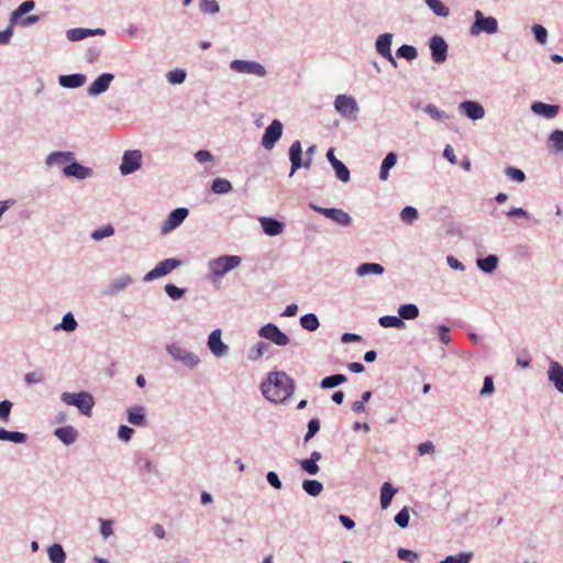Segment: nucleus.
<instances>
[{"instance_id":"nucleus-55","label":"nucleus","mask_w":563,"mask_h":563,"mask_svg":"<svg viewBox=\"0 0 563 563\" xmlns=\"http://www.w3.org/2000/svg\"><path fill=\"white\" fill-rule=\"evenodd\" d=\"M506 175L518 183H522L526 178L525 173L516 167H508L506 169Z\"/></svg>"},{"instance_id":"nucleus-33","label":"nucleus","mask_w":563,"mask_h":563,"mask_svg":"<svg viewBox=\"0 0 563 563\" xmlns=\"http://www.w3.org/2000/svg\"><path fill=\"white\" fill-rule=\"evenodd\" d=\"M48 556L52 563H65L66 554L59 544H53L48 548Z\"/></svg>"},{"instance_id":"nucleus-8","label":"nucleus","mask_w":563,"mask_h":563,"mask_svg":"<svg viewBox=\"0 0 563 563\" xmlns=\"http://www.w3.org/2000/svg\"><path fill=\"white\" fill-rule=\"evenodd\" d=\"M142 154L139 150L126 151L123 154L120 172L122 175L134 173L141 167Z\"/></svg>"},{"instance_id":"nucleus-57","label":"nucleus","mask_w":563,"mask_h":563,"mask_svg":"<svg viewBox=\"0 0 563 563\" xmlns=\"http://www.w3.org/2000/svg\"><path fill=\"white\" fill-rule=\"evenodd\" d=\"M112 526H113L112 520L100 519V532L103 538L107 539L113 534Z\"/></svg>"},{"instance_id":"nucleus-47","label":"nucleus","mask_w":563,"mask_h":563,"mask_svg":"<svg viewBox=\"0 0 563 563\" xmlns=\"http://www.w3.org/2000/svg\"><path fill=\"white\" fill-rule=\"evenodd\" d=\"M113 234H114V229L111 225H106V227H103L101 229H98V230L93 231L91 236L96 241H99V240H101L103 238H108V236H111Z\"/></svg>"},{"instance_id":"nucleus-38","label":"nucleus","mask_w":563,"mask_h":563,"mask_svg":"<svg viewBox=\"0 0 563 563\" xmlns=\"http://www.w3.org/2000/svg\"><path fill=\"white\" fill-rule=\"evenodd\" d=\"M426 3L438 16L445 18L450 13L449 8L445 7L440 0H426Z\"/></svg>"},{"instance_id":"nucleus-18","label":"nucleus","mask_w":563,"mask_h":563,"mask_svg":"<svg viewBox=\"0 0 563 563\" xmlns=\"http://www.w3.org/2000/svg\"><path fill=\"white\" fill-rule=\"evenodd\" d=\"M113 79L112 74L100 75L88 88V92L91 96L100 95L108 90L110 82Z\"/></svg>"},{"instance_id":"nucleus-3","label":"nucleus","mask_w":563,"mask_h":563,"mask_svg":"<svg viewBox=\"0 0 563 563\" xmlns=\"http://www.w3.org/2000/svg\"><path fill=\"white\" fill-rule=\"evenodd\" d=\"M242 260L238 255H223L209 262V269L214 276H223L238 267Z\"/></svg>"},{"instance_id":"nucleus-42","label":"nucleus","mask_w":563,"mask_h":563,"mask_svg":"<svg viewBox=\"0 0 563 563\" xmlns=\"http://www.w3.org/2000/svg\"><path fill=\"white\" fill-rule=\"evenodd\" d=\"M93 32L92 30H88V29H71V30H68L67 31V38L70 40V41H80L85 37H87L88 35H92Z\"/></svg>"},{"instance_id":"nucleus-43","label":"nucleus","mask_w":563,"mask_h":563,"mask_svg":"<svg viewBox=\"0 0 563 563\" xmlns=\"http://www.w3.org/2000/svg\"><path fill=\"white\" fill-rule=\"evenodd\" d=\"M417 49L411 45H401L397 49V56L406 58L408 60H412L417 57Z\"/></svg>"},{"instance_id":"nucleus-4","label":"nucleus","mask_w":563,"mask_h":563,"mask_svg":"<svg viewBox=\"0 0 563 563\" xmlns=\"http://www.w3.org/2000/svg\"><path fill=\"white\" fill-rule=\"evenodd\" d=\"M475 22L471 26V34L478 35L481 33L494 34L498 31V22L493 16H484L483 12L475 11Z\"/></svg>"},{"instance_id":"nucleus-1","label":"nucleus","mask_w":563,"mask_h":563,"mask_svg":"<svg viewBox=\"0 0 563 563\" xmlns=\"http://www.w3.org/2000/svg\"><path fill=\"white\" fill-rule=\"evenodd\" d=\"M294 380L284 372L271 373L261 389L264 397L274 402H285L294 393Z\"/></svg>"},{"instance_id":"nucleus-20","label":"nucleus","mask_w":563,"mask_h":563,"mask_svg":"<svg viewBox=\"0 0 563 563\" xmlns=\"http://www.w3.org/2000/svg\"><path fill=\"white\" fill-rule=\"evenodd\" d=\"M460 107L461 110L472 120H478L484 117V108L475 101H464Z\"/></svg>"},{"instance_id":"nucleus-29","label":"nucleus","mask_w":563,"mask_h":563,"mask_svg":"<svg viewBox=\"0 0 563 563\" xmlns=\"http://www.w3.org/2000/svg\"><path fill=\"white\" fill-rule=\"evenodd\" d=\"M128 420L134 426H142L145 422L143 407H131L128 409Z\"/></svg>"},{"instance_id":"nucleus-59","label":"nucleus","mask_w":563,"mask_h":563,"mask_svg":"<svg viewBox=\"0 0 563 563\" xmlns=\"http://www.w3.org/2000/svg\"><path fill=\"white\" fill-rule=\"evenodd\" d=\"M167 78L172 84H181L186 78V73L180 69L173 70L168 73Z\"/></svg>"},{"instance_id":"nucleus-49","label":"nucleus","mask_w":563,"mask_h":563,"mask_svg":"<svg viewBox=\"0 0 563 563\" xmlns=\"http://www.w3.org/2000/svg\"><path fill=\"white\" fill-rule=\"evenodd\" d=\"M268 345L265 342H258L250 352L249 357L251 360H257L262 357L265 351H267Z\"/></svg>"},{"instance_id":"nucleus-9","label":"nucleus","mask_w":563,"mask_h":563,"mask_svg":"<svg viewBox=\"0 0 563 563\" xmlns=\"http://www.w3.org/2000/svg\"><path fill=\"white\" fill-rule=\"evenodd\" d=\"M260 335L279 346H285L289 343V338L273 323H268L262 327L260 330Z\"/></svg>"},{"instance_id":"nucleus-41","label":"nucleus","mask_w":563,"mask_h":563,"mask_svg":"<svg viewBox=\"0 0 563 563\" xmlns=\"http://www.w3.org/2000/svg\"><path fill=\"white\" fill-rule=\"evenodd\" d=\"M332 167L341 181L347 183L350 180V170L341 161L333 162Z\"/></svg>"},{"instance_id":"nucleus-15","label":"nucleus","mask_w":563,"mask_h":563,"mask_svg":"<svg viewBox=\"0 0 563 563\" xmlns=\"http://www.w3.org/2000/svg\"><path fill=\"white\" fill-rule=\"evenodd\" d=\"M187 214L188 210L186 208H178L172 211L162 225V232L167 233L177 228L185 220Z\"/></svg>"},{"instance_id":"nucleus-61","label":"nucleus","mask_w":563,"mask_h":563,"mask_svg":"<svg viewBox=\"0 0 563 563\" xmlns=\"http://www.w3.org/2000/svg\"><path fill=\"white\" fill-rule=\"evenodd\" d=\"M397 554L399 559L408 561L410 563L415 562L418 558L416 552L407 549H399Z\"/></svg>"},{"instance_id":"nucleus-27","label":"nucleus","mask_w":563,"mask_h":563,"mask_svg":"<svg viewBox=\"0 0 563 563\" xmlns=\"http://www.w3.org/2000/svg\"><path fill=\"white\" fill-rule=\"evenodd\" d=\"M27 437L23 432L18 431H8L5 429L0 428V441H11L14 443H24L26 442Z\"/></svg>"},{"instance_id":"nucleus-5","label":"nucleus","mask_w":563,"mask_h":563,"mask_svg":"<svg viewBox=\"0 0 563 563\" xmlns=\"http://www.w3.org/2000/svg\"><path fill=\"white\" fill-rule=\"evenodd\" d=\"M335 110L343 117H355L358 112L357 102L353 97L339 95L334 100Z\"/></svg>"},{"instance_id":"nucleus-53","label":"nucleus","mask_w":563,"mask_h":563,"mask_svg":"<svg viewBox=\"0 0 563 563\" xmlns=\"http://www.w3.org/2000/svg\"><path fill=\"white\" fill-rule=\"evenodd\" d=\"M320 429V422L318 419H311L308 423V431L305 435V441L312 439Z\"/></svg>"},{"instance_id":"nucleus-56","label":"nucleus","mask_w":563,"mask_h":563,"mask_svg":"<svg viewBox=\"0 0 563 563\" xmlns=\"http://www.w3.org/2000/svg\"><path fill=\"white\" fill-rule=\"evenodd\" d=\"M300 466L303 471H306L310 475H314L319 472V466L313 462V460H302L300 462Z\"/></svg>"},{"instance_id":"nucleus-2","label":"nucleus","mask_w":563,"mask_h":563,"mask_svg":"<svg viewBox=\"0 0 563 563\" xmlns=\"http://www.w3.org/2000/svg\"><path fill=\"white\" fill-rule=\"evenodd\" d=\"M62 400L69 406L77 407L82 415L91 416L95 399L89 393H64Z\"/></svg>"},{"instance_id":"nucleus-32","label":"nucleus","mask_w":563,"mask_h":563,"mask_svg":"<svg viewBox=\"0 0 563 563\" xmlns=\"http://www.w3.org/2000/svg\"><path fill=\"white\" fill-rule=\"evenodd\" d=\"M498 263V258L495 255H488L485 258H479L477 261V266L486 273H492L496 269Z\"/></svg>"},{"instance_id":"nucleus-24","label":"nucleus","mask_w":563,"mask_h":563,"mask_svg":"<svg viewBox=\"0 0 563 563\" xmlns=\"http://www.w3.org/2000/svg\"><path fill=\"white\" fill-rule=\"evenodd\" d=\"M86 82V76L82 74L63 75L59 77V85L65 88H78Z\"/></svg>"},{"instance_id":"nucleus-21","label":"nucleus","mask_w":563,"mask_h":563,"mask_svg":"<svg viewBox=\"0 0 563 563\" xmlns=\"http://www.w3.org/2000/svg\"><path fill=\"white\" fill-rule=\"evenodd\" d=\"M263 231L269 236H276L284 230V224L272 218H262L260 220Z\"/></svg>"},{"instance_id":"nucleus-37","label":"nucleus","mask_w":563,"mask_h":563,"mask_svg":"<svg viewBox=\"0 0 563 563\" xmlns=\"http://www.w3.org/2000/svg\"><path fill=\"white\" fill-rule=\"evenodd\" d=\"M378 322L384 328H404L405 327V322L400 319V317H396V316L380 317Z\"/></svg>"},{"instance_id":"nucleus-14","label":"nucleus","mask_w":563,"mask_h":563,"mask_svg":"<svg viewBox=\"0 0 563 563\" xmlns=\"http://www.w3.org/2000/svg\"><path fill=\"white\" fill-rule=\"evenodd\" d=\"M301 155H302L301 143L299 141H295L290 145V148H289V159L291 162L290 176H292L294 173L297 169H299L300 167L305 166L308 168L310 166L311 158H309L306 163H302Z\"/></svg>"},{"instance_id":"nucleus-30","label":"nucleus","mask_w":563,"mask_h":563,"mask_svg":"<svg viewBox=\"0 0 563 563\" xmlns=\"http://www.w3.org/2000/svg\"><path fill=\"white\" fill-rule=\"evenodd\" d=\"M396 493V489L391 486L390 483H384L380 489V506L383 509L389 507L391 499Z\"/></svg>"},{"instance_id":"nucleus-17","label":"nucleus","mask_w":563,"mask_h":563,"mask_svg":"<svg viewBox=\"0 0 563 563\" xmlns=\"http://www.w3.org/2000/svg\"><path fill=\"white\" fill-rule=\"evenodd\" d=\"M549 380H551L555 388L563 394V367L556 361H551L548 371Z\"/></svg>"},{"instance_id":"nucleus-62","label":"nucleus","mask_w":563,"mask_h":563,"mask_svg":"<svg viewBox=\"0 0 563 563\" xmlns=\"http://www.w3.org/2000/svg\"><path fill=\"white\" fill-rule=\"evenodd\" d=\"M25 382L27 384H36L42 382L43 379V373L41 371L27 373L24 377Z\"/></svg>"},{"instance_id":"nucleus-54","label":"nucleus","mask_w":563,"mask_h":563,"mask_svg":"<svg viewBox=\"0 0 563 563\" xmlns=\"http://www.w3.org/2000/svg\"><path fill=\"white\" fill-rule=\"evenodd\" d=\"M60 327L65 331H74L76 329L77 322L71 313L64 316Z\"/></svg>"},{"instance_id":"nucleus-12","label":"nucleus","mask_w":563,"mask_h":563,"mask_svg":"<svg viewBox=\"0 0 563 563\" xmlns=\"http://www.w3.org/2000/svg\"><path fill=\"white\" fill-rule=\"evenodd\" d=\"M317 212L323 214L328 219L343 225L347 227L351 224V217L342 209L336 208H321V207H312Z\"/></svg>"},{"instance_id":"nucleus-40","label":"nucleus","mask_w":563,"mask_h":563,"mask_svg":"<svg viewBox=\"0 0 563 563\" xmlns=\"http://www.w3.org/2000/svg\"><path fill=\"white\" fill-rule=\"evenodd\" d=\"M302 487L310 496H318L322 492V484L316 479H306Z\"/></svg>"},{"instance_id":"nucleus-31","label":"nucleus","mask_w":563,"mask_h":563,"mask_svg":"<svg viewBox=\"0 0 563 563\" xmlns=\"http://www.w3.org/2000/svg\"><path fill=\"white\" fill-rule=\"evenodd\" d=\"M356 273L358 276H365L368 274L380 275L384 273V267L376 263H364L357 267Z\"/></svg>"},{"instance_id":"nucleus-63","label":"nucleus","mask_w":563,"mask_h":563,"mask_svg":"<svg viewBox=\"0 0 563 563\" xmlns=\"http://www.w3.org/2000/svg\"><path fill=\"white\" fill-rule=\"evenodd\" d=\"M267 482L276 489L282 488V482L275 472H268L266 475Z\"/></svg>"},{"instance_id":"nucleus-16","label":"nucleus","mask_w":563,"mask_h":563,"mask_svg":"<svg viewBox=\"0 0 563 563\" xmlns=\"http://www.w3.org/2000/svg\"><path fill=\"white\" fill-rule=\"evenodd\" d=\"M221 330H213L208 339V346L216 356H223L228 352V346L221 340Z\"/></svg>"},{"instance_id":"nucleus-45","label":"nucleus","mask_w":563,"mask_h":563,"mask_svg":"<svg viewBox=\"0 0 563 563\" xmlns=\"http://www.w3.org/2000/svg\"><path fill=\"white\" fill-rule=\"evenodd\" d=\"M200 9L202 12L210 14H214L220 10L217 0H201Z\"/></svg>"},{"instance_id":"nucleus-64","label":"nucleus","mask_w":563,"mask_h":563,"mask_svg":"<svg viewBox=\"0 0 563 563\" xmlns=\"http://www.w3.org/2000/svg\"><path fill=\"white\" fill-rule=\"evenodd\" d=\"M133 434V429L126 426H121L118 431V435L123 441H129Z\"/></svg>"},{"instance_id":"nucleus-36","label":"nucleus","mask_w":563,"mask_h":563,"mask_svg":"<svg viewBox=\"0 0 563 563\" xmlns=\"http://www.w3.org/2000/svg\"><path fill=\"white\" fill-rule=\"evenodd\" d=\"M211 189L214 194H227L232 190V185L228 179L216 178L212 183Z\"/></svg>"},{"instance_id":"nucleus-35","label":"nucleus","mask_w":563,"mask_h":563,"mask_svg":"<svg viewBox=\"0 0 563 563\" xmlns=\"http://www.w3.org/2000/svg\"><path fill=\"white\" fill-rule=\"evenodd\" d=\"M398 312H399L401 320L402 319L410 320V319H415L418 317L419 309L416 305L407 303V305L400 306Z\"/></svg>"},{"instance_id":"nucleus-7","label":"nucleus","mask_w":563,"mask_h":563,"mask_svg":"<svg viewBox=\"0 0 563 563\" xmlns=\"http://www.w3.org/2000/svg\"><path fill=\"white\" fill-rule=\"evenodd\" d=\"M232 70L241 74H252L260 77L266 75L265 68L257 62L235 59L230 64Z\"/></svg>"},{"instance_id":"nucleus-22","label":"nucleus","mask_w":563,"mask_h":563,"mask_svg":"<svg viewBox=\"0 0 563 563\" xmlns=\"http://www.w3.org/2000/svg\"><path fill=\"white\" fill-rule=\"evenodd\" d=\"M531 110L536 114L543 115L545 118L551 119V118H554L559 113L560 107L559 106L547 104V103H543V102H534L531 106Z\"/></svg>"},{"instance_id":"nucleus-58","label":"nucleus","mask_w":563,"mask_h":563,"mask_svg":"<svg viewBox=\"0 0 563 563\" xmlns=\"http://www.w3.org/2000/svg\"><path fill=\"white\" fill-rule=\"evenodd\" d=\"M532 31L534 33L536 40L539 43L544 44L547 42L548 32L542 25H540V24L533 25Z\"/></svg>"},{"instance_id":"nucleus-28","label":"nucleus","mask_w":563,"mask_h":563,"mask_svg":"<svg viewBox=\"0 0 563 563\" xmlns=\"http://www.w3.org/2000/svg\"><path fill=\"white\" fill-rule=\"evenodd\" d=\"M396 162H397V156L394 152H390L386 155V157L384 158V161L382 163L380 172H379V178L382 180H387V178L389 176V169L395 166Z\"/></svg>"},{"instance_id":"nucleus-11","label":"nucleus","mask_w":563,"mask_h":563,"mask_svg":"<svg viewBox=\"0 0 563 563\" xmlns=\"http://www.w3.org/2000/svg\"><path fill=\"white\" fill-rule=\"evenodd\" d=\"M167 351L173 358L183 362L187 366L194 367L199 363L198 356L183 349L178 344L168 345Z\"/></svg>"},{"instance_id":"nucleus-48","label":"nucleus","mask_w":563,"mask_h":563,"mask_svg":"<svg viewBox=\"0 0 563 563\" xmlns=\"http://www.w3.org/2000/svg\"><path fill=\"white\" fill-rule=\"evenodd\" d=\"M549 140L553 143V146L555 147L556 151L563 150V131H553L550 134Z\"/></svg>"},{"instance_id":"nucleus-6","label":"nucleus","mask_w":563,"mask_h":563,"mask_svg":"<svg viewBox=\"0 0 563 563\" xmlns=\"http://www.w3.org/2000/svg\"><path fill=\"white\" fill-rule=\"evenodd\" d=\"M181 262L176 258H167L162 262H159L152 271H150L145 276V282H151L153 279H156L158 277L165 276L169 274L172 271L177 268Z\"/></svg>"},{"instance_id":"nucleus-25","label":"nucleus","mask_w":563,"mask_h":563,"mask_svg":"<svg viewBox=\"0 0 563 563\" xmlns=\"http://www.w3.org/2000/svg\"><path fill=\"white\" fill-rule=\"evenodd\" d=\"M54 433L63 443L67 445L74 443L78 437L76 429L70 426L58 428Z\"/></svg>"},{"instance_id":"nucleus-39","label":"nucleus","mask_w":563,"mask_h":563,"mask_svg":"<svg viewBox=\"0 0 563 563\" xmlns=\"http://www.w3.org/2000/svg\"><path fill=\"white\" fill-rule=\"evenodd\" d=\"M300 324L308 331H314L319 327V320L316 314L307 313L300 318Z\"/></svg>"},{"instance_id":"nucleus-13","label":"nucleus","mask_w":563,"mask_h":563,"mask_svg":"<svg viewBox=\"0 0 563 563\" xmlns=\"http://www.w3.org/2000/svg\"><path fill=\"white\" fill-rule=\"evenodd\" d=\"M431 56L434 63L441 64L448 57V44L441 36H433L430 40Z\"/></svg>"},{"instance_id":"nucleus-44","label":"nucleus","mask_w":563,"mask_h":563,"mask_svg":"<svg viewBox=\"0 0 563 563\" xmlns=\"http://www.w3.org/2000/svg\"><path fill=\"white\" fill-rule=\"evenodd\" d=\"M400 218L406 223H411L418 218V211L416 208L407 206L400 212Z\"/></svg>"},{"instance_id":"nucleus-60","label":"nucleus","mask_w":563,"mask_h":563,"mask_svg":"<svg viewBox=\"0 0 563 563\" xmlns=\"http://www.w3.org/2000/svg\"><path fill=\"white\" fill-rule=\"evenodd\" d=\"M12 408V402L9 400L0 401V419L3 421H8L10 411Z\"/></svg>"},{"instance_id":"nucleus-26","label":"nucleus","mask_w":563,"mask_h":563,"mask_svg":"<svg viewBox=\"0 0 563 563\" xmlns=\"http://www.w3.org/2000/svg\"><path fill=\"white\" fill-rule=\"evenodd\" d=\"M35 7V2L33 0H26L23 3H21L12 13L10 16V24H16L19 23V20L22 15L26 14L27 12L32 11Z\"/></svg>"},{"instance_id":"nucleus-19","label":"nucleus","mask_w":563,"mask_h":563,"mask_svg":"<svg viewBox=\"0 0 563 563\" xmlns=\"http://www.w3.org/2000/svg\"><path fill=\"white\" fill-rule=\"evenodd\" d=\"M391 38L393 35L389 33L382 34L376 41V49L384 58L395 64L390 52Z\"/></svg>"},{"instance_id":"nucleus-34","label":"nucleus","mask_w":563,"mask_h":563,"mask_svg":"<svg viewBox=\"0 0 563 563\" xmlns=\"http://www.w3.org/2000/svg\"><path fill=\"white\" fill-rule=\"evenodd\" d=\"M346 382V376L343 374H335L328 376L321 380V388L329 389Z\"/></svg>"},{"instance_id":"nucleus-10","label":"nucleus","mask_w":563,"mask_h":563,"mask_svg":"<svg viewBox=\"0 0 563 563\" xmlns=\"http://www.w3.org/2000/svg\"><path fill=\"white\" fill-rule=\"evenodd\" d=\"M283 133V124L279 120H274L265 130L262 137V145L266 150H272L275 143L280 139Z\"/></svg>"},{"instance_id":"nucleus-51","label":"nucleus","mask_w":563,"mask_h":563,"mask_svg":"<svg viewBox=\"0 0 563 563\" xmlns=\"http://www.w3.org/2000/svg\"><path fill=\"white\" fill-rule=\"evenodd\" d=\"M424 111L434 120H443L445 118H448V115L445 114V112L443 111H440L433 104H428L426 108H424Z\"/></svg>"},{"instance_id":"nucleus-46","label":"nucleus","mask_w":563,"mask_h":563,"mask_svg":"<svg viewBox=\"0 0 563 563\" xmlns=\"http://www.w3.org/2000/svg\"><path fill=\"white\" fill-rule=\"evenodd\" d=\"M471 553H460L459 555L446 556L441 563H470Z\"/></svg>"},{"instance_id":"nucleus-52","label":"nucleus","mask_w":563,"mask_h":563,"mask_svg":"<svg viewBox=\"0 0 563 563\" xmlns=\"http://www.w3.org/2000/svg\"><path fill=\"white\" fill-rule=\"evenodd\" d=\"M395 522L400 528H406L409 523V511L407 508H402L395 517Z\"/></svg>"},{"instance_id":"nucleus-50","label":"nucleus","mask_w":563,"mask_h":563,"mask_svg":"<svg viewBox=\"0 0 563 563\" xmlns=\"http://www.w3.org/2000/svg\"><path fill=\"white\" fill-rule=\"evenodd\" d=\"M165 291L174 300L180 299L185 294L184 289L178 288L173 284H167L165 286Z\"/></svg>"},{"instance_id":"nucleus-23","label":"nucleus","mask_w":563,"mask_h":563,"mask_svg":"<svg viewBox=\"0 0 563 563\" xmlns=\"http://www.w3.org/2000/svg\"><path fill=\"white\" fill-rule=\"evenodd\" d=\"M64 174L78 179H85L91 174V169L78 163H71L64 167Z\"/></svg>"}]
</instances>
